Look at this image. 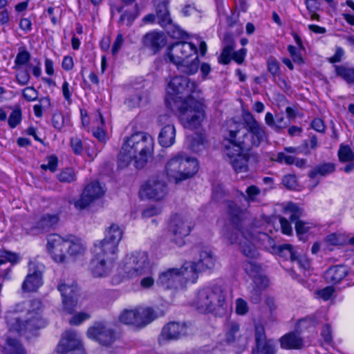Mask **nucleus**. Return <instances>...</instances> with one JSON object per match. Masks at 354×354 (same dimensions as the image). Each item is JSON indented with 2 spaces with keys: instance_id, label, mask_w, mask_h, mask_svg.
I'll return each instance as SVG.
<instances>
[{
  "instance_id": "29",
  "label": "nucleus",
  "mask_w": 354,
  "mask_h": 354,
  "mask_svg": "<svg viewBox=\"0 0 354 354\" xmlns=\"http://www.w3.org/2000/svg\"><path fill=\"white\" fill-rule=\"evenodd\" d=\"M118 243L104 238L98 244H95L94 252L104 257H113L118 250Z\"/></svg>"
},
{
  "instance_id": "40",
  "label": "nucleus",
  "mask_w": 354,
  "mask_h": 354,
  "mask_svg": "<svg viewBox=\"0 0 354 354\" xmlns=\"http://www.w3.org/2000/svg\"><path fill=\"white\" fill-rule=\"evenodd\" d=\"M337 75L341 77L348 84H354V68L345 66H335Z\"/></svg>"
},
{
  "instance_id": "7",
  "label": "nucleus",
  "mask_w": 354,
  "mask_h": 354,
  "mask_svg": "<svg viewBox=\"0 0 354 354\" xmlns=\"http://www.w3.org/2000/svg\"><path fill=\"white\" fill-rule=\"evenodd\" d=\"M167 92L169 95L182 100L183 103L199 98L200 94L197 84L184 76L174 77L169 82Z\"/></svg>"
},
{
  "instance_id": "62",
  "label": "nucleus",
  "mask_w": 354,
  "mask_h": 354,
  "mask_svg": "<svg viewBox=\"0 0 354 354\" xmlns=\"http://www.w3.org/2000/svg\"><path fill=\"white\" fill-rule=\"evenodd\" d=\"M248 311L247 303L239 298L236 301V312L239 315H245Z\"/></svg>"
},
{
  "instance_id": "56",
  "label": "nucleus",
  "mask_w": 354,
  "mask_h": 354,
  "mask_svg": "<svg viewBox=\"0 0 354 354\" xmlns=\"http://www.w3.org/2000/svg\"><path fill=\"white\" fill-rule=\"evenodd\" d=\"M53 127L57 129H61L64 124V118L61 113H55L52 118Z\"/></svg>"
},
{
  "instance_id": "8",
  "label": "nucleus",
  "mask_w": 354,
  "mask_h": 354,
  "mask_svg": "<svg viewBox=\"0 0 354 354\" xmlns=\"http://www.w3.org/2000/svg\"><path fill=\"white\" fill-rule=\"evenodd\" d=\"M156 317L155 311L151 308L136 307L123 310L119 315V321L136 328H142L152 322Z\"/></svg>"
},
{
  "instance_id": "24",
  "label": "nucleus",
  "mask_w": 354,
  "mask_h": 354,
  "mask_svg": "<svg viewBox=\"0 0 354 354\" xmlns=\"http://www.w3.org/2000/svg\"><path fill=\"white\" fill-rule=\"evenodd\" d=\"M187 267L183 264L180 268H173L162 272L159 274L158 284L167 289L176 288L180 277L189 272Z\"/></svg>"
},
{
  "instance_id": "60",
  "label": "nucleus",
  "mask_w": 354,
  "mask_h": 354,
  "mask_svg": "<svg viewBox=\"0 0 354 354\" xmlns=\"http://www.w3.org/2000/svg\"><path fill=\"white\" fill-rule=\"evenodd\" d=\"M158 18L159 19V24L161 26H166L167 25L171 24V18L169 11L165 12H157Z\"/></svg>"
},
{
  "instance_id": "52",
  "label": "nucleus",
  "mask_w": 354,
  "mask_h": 354,
  "mask_svg": "<svg viewBox=\"0 0 354 354\" xmlns=\"http://www.w3.org/2000/svg\"><path fill=\"white\" fill-rule=\"evenodd\" d=\"M268 70L274 76L279 75V64L274 58H270L268 60Z\"/></svg>"
},
{
  "instance_id": "58",
  "label": "nucleus",
  "mask_w": 354,
  "mask_h": 354,
  "mask_svg": "<svg viewBox=\"0 0 354 354\" xmlns=\"http://www.w3.org/2000/svg\"><path fill=\"white\" fill-rule=\"evenodd\" d=\"M30 76L28 72L26 70L20 71L16 75V79L17 82L22 86L27 84L30 80Z\"/></svg>"
},
{
  "instance_id": "45",
  "label": "nucleus",
  "mask_w": 354,
  "mask_h": 354,
  "mask_svg": "<svg viewBox=\"0 0 354 354\" xmlns=\"http://www.w3.org/2000/svg\"><path fill=\"white\" fill-rule=\"evenodd\" d=\"M57 178L62 183H70L75 180V175L72 169L66 168L57 175Z\"/></svg>"
},
{
  "instance_id": "55",
  "label": "nucleus",
  "mask_w": 354,
  "mask_h": 354,
  "mask_svg": "<svg viewBox=\"0 0 354 354\" xmlns=\"http://www.w3.org/2000/svg\"><path fill=\"white\" fill-rule=\"evenodd\" d=\"M0 257L4 259L3 260V263L7 261L12 263H15L19 260V257L15 253L7 250H0Z\"/></svg>"
},
{
  "instance_id": "47",
  "label": "nucleus",
  "mask_w": 354,
  "mask_h": 354,
  "mask_svg": "<svg viewBox=\"0 0 354 354\" xmlns=\"http://www.w3.org/2000/svg\"><path fill=\"white\" fill-rule=\"evenodd\" d=\"M47 161L46 164L41 165V168L44 171L48 169L51 172H55L57 167V158L55 156H50L47 158Z\"/></svg>"
},
{
  "instance_id": "32",
  "label": "nucleus",
  "mask_w": 354,
  "mask_h": 354,
  "mask_svg": "<svg viewBox=\"0 0 354 354\" xmlns=\"http://www.w3.org/2000/svg\"><path fill=\"white\" fill-rule=\"evenodd\" d=\"M176 129L174 124L162 127L159 134V143L164 147L171 146L175 142Z\"/></svg>"
},
{
  "instance_id": "50",
  "label": "nucleus",
  "mask_w": 354,
  "mask_h": 354,
  "mask_svg": "<svg viewBox=\"0 0 354 354\" xmlns=\"http://www.w3.org/2000/svg\"><path fill=\"white\" fill-rule=\"evenodd\" d=\"M295 157L286 154L284 152H279L277 155L275 161L282 163L285 162L288 165H293L295 162Z\"/></svg>"
},
{
  "instance_id": "20",
  "label": "nucleus",
  "mask_w": 354,
  "mask_h": 354,
  "mask_svg": "<svg viewBox=\"0 0 354 354\" xmlns=\"http://www.w3.org/2000/svg\"><path fill=\"white\" fill-rule=\"evenodd\" d=\"M243 120L247 126L248 133L251 136L250 146H259L266 138L265 128L260 125L250 112H244Z\"/></svg>"
},
{
  "instance_id": "36",
  "label": "nucleus",
  "mask_w": 354,
  "mask_h": 354,
  "mask_svg": "<svg viewBox=\"0 0 354 354\" xmlns=\"http://www.w3.org/2000/svg\"><path fill=\"white\" fill-rule=\"evenodd\" d=\"M224 41L225 43V46L220 55L219 62L223 64H227L230 62L231 56L232 57V51L234 50L235 43L231 35H225L224 37Z\"/></svg>"
},
{
  "instance_id": "59",
  "label": "nucleus",
  "mask_w": 354,
  "mask_h": 354,
  "mask_svg": "<svg viewBox=\"0 0 354 354\" xmlns=\"http://www.w3.org/2000/svg\"><path fill=\"white\" fill-rule=\"evenodd\" d=\"M30 53L26 50H24L17 54L15 59V63L17 65H24L30 60Z\"/></svg>"
},
{
  "instance_id": "9",
  "label": "nucleus",
  "mask_w": 354,
  "mask_h": 354,
  "mask_svg": "<svg viewBox=\"0 0 354 354\" xmlns=\"http://www.w3.org/2000/svg\"><path fill=\"white\" fill-rule=\"evenodd\" d=\"M225 239L232 244L237 243L239 245L240 251L244 256L250 259H255L258 257L257 238L248 228L239 229L234 236L227 233L225 234Z\"/></svg>"
},
{
  "instance_id": "5",
  "label": "nucleus",
  "mask_w": 354,
  "mask_h": 354,
  "mask_svg": "<svg viewBox=\"0 0 354 354\" xmlns=\"http://www.w3.org/2000/svg\"><path fill=\"white\" fill-rule=\"evenodd\" d=\"M225 297L221 287L205 288L198 291L193 304L201 313L218 312L223 309Z\"/></svg>"
},
{
  "instance_id": "4",
  "label": "nucleus",
  "mask_w": 354,
  "mask_h": 354,
  "mask_svg": "<svg viewBox=\"0 0 354 354\" xmlns=\"http://www.w3.org/2000/svg\"><path fill=\"white\" fill-rule=\"evenodd\" d=\"M119 273L126 278H135L151 274L152 267L146 252H134L127 254L118 268Z\"/></svg>"
},
{
  "instance_id": "39",
  "label": "nucleus",
  "mask_w": 354,
  "mask_h": 354,
  "mask_svg": "<svg viewBox=\"0 0 354 354\" xmlns=\"http://www.w3.org/2000/svg\"><path fill=\"white\" fill-rule=\"evenodd\" d=\"M335 169V165L332 162L324 163L314 167L309 172L308 176L315 178L317 175L325 176L333 173Z\"/></svg>"
},
{
  "instance_id": "19",
  "label": "nucleus",
  "mask_w": 354,
  "mask_h": 354,
  "mask_svg": "<svg viewBox=\"0 0 354 354\" xmlns=\"http://www.w3.org/2000/svg\"><path fill=\"white\" fill-rule=\"evenodd\" d=\"M114 258L104 257L95 253L94 258L90 262L89 269L94 277H106L113 270Z\"/></svg>"
},
{
  "instance_id": "27",
  "label": "nucleus",
  "mask_w": 354,
  "mask_h": 354,
  "mask_svg": "<svg viewBox=\"0 0 354 354\" xmlns=\"http://www.w3.org/2000/svg\"><path fill=\"white\" fill-rule=\"evenodd\" d=\"M67 245V253L74 257L83 255L86 250V244L82 239L75 235H68L65 238Z\"/></svg>"
},
{
  "instance_id": "26",
  "label": "nucleus",
  "mask_w": 354,
  "mask_h": 354,
  "mask_svg": "<svg viewBox=\"0 0 354 354\" xmlns=\"http://www.w3.org/2000/svg\"><path fill=\"white\" fill-rule=\"evenodd\" d=\"M43 284L42 273L37 268H30L21 285V290L24 292L37 291Z\"/></svg>"
},
{
  "instance_id": "44",
  "label": "nucleus",
  "mask_w": 354,
  "mask_h": 354,
  "mask_svg": "<svg viewBox=\"0 0 354 354\" xmlns=\"http://www.w3.org/2000/svg\"><path fill=\"white\" fill-rule=\"evenodd\" d=\"M239 331V325L235 322L229 324L226 333V341L227 343H232L235 341L237 333Z\"/></svg>"
},
{
  "instance_id": "3",
  "label": "nucleus",
  "mask_w": 354,
  "mask_h": 354,
  "mask_svg": "<svg viewBox=\"0 0 354 354\" xmlns=\"http://www.w3.org/2000/svg\"><path fill=\"white\" fill-rule=\"evenodd\" d=\"M198 170L196 159L183 153L170 158L165 165V172L170 180L176 183L194 176Z\"/></svg>"
},
{
  "instance_id": "28",
  "label": "nucleus",
  "mask_w": 354,
  "mask_h": 354,
  "mask_svg": "<svg viewBox=\"0 0 354 354\" xmlns=\"http://www.w3.org/2000/svg\"><path fill=\"white\" fill-rule=\"evenodd\" d=\"M280 345L283 349H301L304 339L298 332L288 333L280 338Z\"/></svg>"
},
{
  "instance_id": "15",
  "label": "nucleus",
  "mask_w": 354,
  "mask_h": 354,
  "mask_svg": "<svg viewBox=\"0 0 354 354\" xmlns=\"http://www.w3.org/2000/svg\"><path fill=\"white\" fill-rule=\"evenodd\" d=\"M198 259L196 262H186L185 264L189 272L194 274L198 272L212 270L216 263V257L208 248H201L198 253Z\"/></svg>"
},
{
  "instance_id": "53",
  "label": "nucleus",
  "mask_w": 354,
  "mask_h": 354,
  "mask_svg": "<svg viewBox=\"0 0 354 354\" xmlns=\"http://www.w3.org/2000/svg\"><path fill=\"white\" fill-rule=\"evenodd\" d=\"M161 211L162 209L160 207L152 205L145 209L142 213V215L144 218H150L160 214Z\"/></svg>"
},
{
  "instance_id": "54",
  "label": "nucleus",
  "mask_w": 354,
  "mask_h": 354,
  "mask_svg": "<svg viewBox=\"0 0 354 354\" xmlns=\"http://www.w3.org/2000/svg\"><path fill=\"white\" fill-rule=\"evenodd\" d=\"M247 196L245 199L248 202L254 201L256 196L260 194V189L255 185L249 186L246 189Z\"/></svg>"
},
{
  "instance_id": "64",
  "label": "nucleus",
  "mask_w": 354,
  "mask_h": 354,
  "mask_svg": "<svg viewBox=\"0 0 354 354\" xmlns=\"http://www.w3.org/2000/svg\"><path fill=\"white\" fill-rule=\"evenodd\" d=\"M324 242L328 245H338L341 243L338 234L333 233L324 238Z\"/></svg>"
},
{
  "instance_id": "46",
  "label": "nucleus",
  "mask_w": 354,
  "mask_h": 354,
  "mask_svg": "<svg viewBox=\"0 0 354 354\" xmlns=\"http://www.w3.org/2000/svg\"><path fill=\"white\" fill-rule=\"evenodd\" d=\"M21 120V111L19 108L15 109L10 113L8 118V124L11 128H15Z\"/></svg>"
},
{
  "instance_id": "18",
  "label": "nucleus",
  "mask_w": 354,
  "mask_h": 354,
  "mask_svg": "<svg viewBox=\"0 0 354 354\" xmlns=\"http://www.w3.org/2000/svg\"><path fill=\"white\" fill-rule=\"evenodd\" d=\"M255 348L252 354H276L277 345L274 340L267 339L265 328L261 324L255 326Z\"/></svg>"
},
{
  "instance_id": "22",
  "label": "nucleus",
  "mask_w": 354,
  "mask_h": 354,
  "mask_svg": "<svg viewBox=\"0 0 354 354\" xmlns=\"http://www.w3.org/2000/svg\"><path fill=\"white\" fill-rule=\"evenodd\" d=\"M167 194V186L165 181L158 179L148 180L142 185L140 194L147 198L162 200Z\"/></svg>"
},
{
  "instance_id": "48",
  "label": "nucleus",
  "mask_w": 354,
  "mask_h": 354,
  "mask_svg": "<svg viewBox=\"0 0 354 354\" xmlns=\"http://www.w3.org/2000/svg\"><path fill=\"white\" fill-rule=\"evenodd\" d=\"M90 318V315L87 313L81 312L75 314L69 320L71 325H80L84 321Z\"/></svg>"
},
{
  "instance_id": "25",
  "label": "nucleus",
  "mask_w": 354,
  "mask_h": 354,
  "mask_svg": "<svg viewBox=\"0 0 354 354\" xmlns=\"http://www.w3.org/2000/svg\"><path fill=\"white\" fill-rule=\"evenodd\" d=\"M187 334V326L185 323L171 322L162 328L160 337L165 340H175Z\"/></svg>"
},
{
  "instance_id": "23",
  "label": "nucleus",
  "mask_w": 354,
  "mask_h": 354,
  "mask_svg": "<svg viewBox=\"0 0 354 354\" xmlns=\"http://www.w3.org/2000/svg\"><path fill=\"white\" fill-rule=\"evenodd\" d=\"M104 193L103 187L97 182H93L84 188L80 198L75 202V207L79 209H84L93 201L103 196Z\"/></svg>"
},
{
  "instance_id": "21",
  "label": "nucleus",
  "mask_w": 354,
  "mask_h": 354,
  "mask_svg": "<svg viewBox=\"0 0 354 354\" xmlns=\"http://www.w3.org/2000/svg\"><path fill=\"white\" fill-rule=\"evenodd\" d=\"M47 248L55 261L57 263L65 262L67 252L65 239L57 234L50 235L48 238Z\"/></svg>"
},
{
  "instance_id": "63",
  "label": "nucleus",
  "mask_w": 354,
  "mask_h": 354,
  "mask_svg": "<svg viewBox=\"0 0 354 354\" xmlns=\"http://www.w3.org/2000/svg\"><path fill=\"white\" fill-rule=\"evenodd\" d=\"M289 123H290V122L286 121V120L283 115L277 117V119H276L275 123H274V130L277 132H279L283 129L287 127L288 126Z\"/></svg>"
},
{
  "instance_id": "13",
  "label": "nucleus",
  "mask_w": 354,
  "mask_h": 354,
  "mask_svg": "<svg viewBox=\"0 0 354 354\" xmlns=\"http://www.w3.org/2000/svg\"><path fill=\"white\" fill-rule=\"evenodd\" d=\"M62 297L63 310L68 314H72L77 304L78 288L73 282L61 280L57 286Z\"/></svg>"
},
{
  "instance_id": "41",
  "label": "nucleus",
  "mask_w": 354,
  "mask_h": 354,
  "mask_svg": "<svg viewBox=\"0 0 354 354\" xmlns=\"http://www.w3.org/2000/svg\"><path fill=\"white\" fill-rule=\"evenodd\" d=\"M122 231L118 225L112 224L106 231L105 239L119 243L122 237Z\"/></svg>"
},
{
  "instance_id": "49",
  "label": "nucleus",
  "mask_w": 354,
  "mask_h": 354,
  "mask_svg": "<svg viewBox=\"0 0 354 354\" xmlns=\"http://www.w3.org/2000/svg\"><path fill=\"white\" fill-rule=\"evenodd\" d=\"M283 185L288 189H294L297 186V181L295 175L288 174L282 179Z\"/></svg>"
},
{
  "instance_id": "37",
  "label": "nucleus",
  "mask_w": 354,
  "mask_h": 354,
  "mask_svg": "<svg viewBox=\"0 0 354 354\" xmlns=\"http://www.w3.org/2000/svg\"><path fill=\"white\" fill-rule=\"evenodd\" d=\"M272 249L274 252L277 253L280 257L286 259H290L292 261H299L297 252L290 244H282L277 248L272 247Z\"/></svg>"
},
{
  "instance_id": "14",
  "label": "nucleus",
  "mask_w": 354,
  "mask_h": 354,
  "mask_svg": "<svg viewBox=\"0 0 354 354\" xmlns=\"http://www.w3.org/2000/svg\"><path fill=\"white\" fill-rule=\"evenodd\" d=\"M197 55L196 47L189 42H176L171 44L167 52L169 61L174 64H179L192 56Z\"/></svg>"
},
{
  "instance_id": "35",
  "label": "nucleus",
  "mask_w": 354,
  "mask_h": 354,
  "mask_svg": "<svg viewBox=\"0 0 354 354\" xmlns=\"http://www.w3.org/2000/svg\"><path fill=\"white\" fill-rule=\"evenodd\" d=\"M227 213L231 222L236 225V232H238L239 229L245 228L241 223V210L236 203L232 201L227 203Z\"/></svg>"
},
{
  "instance_id": "57",
  "label": "nucleus",
  "mask_w": 354,
  "mask_h": 354,
  "mask_svg": "<svg viewBox=\"0 0 354 354\" xmlns=\"http://www.w3.org/2000/svg\"><path fill=\"white\" fill-rule=\"evenodd\" d=\"M153 2L156 7V13L165 12L166 11H169V0H153Z\"/></svg>"
},
{
  "instance_id": "2",
  "label": "nucleus",
  "mask_w": 354,
  "mask_h": 354,
  "mask_svg": "<svg viewBox=\"0 0 354 354\" xmlns=\"http://www.w3.org/2000/svg\"><path fill=\"white\" fill-rule=\"evenodd\" d=\"M153 151V140L145 132H136L124 138L123 145L118 154V165L125 168L133 162L137 169L143 168Z\"/></svg>"
},
{
  "instance_id": "43",
  "label": "nucleus",
  "mask_w": 354,
  "mask_h": 354,
  "mask_svg": "<svg viewBox=\"0 0 354 354\" xmlns=\"http://www.w3.org/2000/svg\"><path fill=\"white\" fill-rule=\"evenodd\" d=\"M286 211L290 213L289 218L292 222L296 223L303 214V210L292 203L288 204Z\"/></svg>"
},
{
  "instance_id": "38",
  "label": "nucleus",
  "mask_w": 354,
  "mask_h": 354,
  "mask_svg": "<svg viewBox=\"0 0 354 354\" xmlns=\"http://www.w3.org/2000/svg\"><path fill=\"white\" fill-rule=\"evenodd\" d=\"M59 221V216L56 214H44L37 222V227L44 231L53 228Z\"/></svg>"
},
{
  "instance_id": "51",
  "label": "nucleus",
  "mask_w": 354,
  "mask_h": 354,
  "mask_svg": "<svg viewBox=\"0 0 354 354\" xmlns=\"http://www.w3.org/2000/svg\"><path fill=\"white\" fill-rule=\"evenodd\" d=\"M23 97L27 101H34L37 98V91L32 86L26 87L23 90Z\"/></svg>"
},
{
  "instance_id": "12",
  "label": "nucleus",
  "mask_w": 354,
  "mask_h": 354,
  "mask_svg": "<svg viewBox=\"0 0 354 354\" xmlns=\"http://www.w3.org/2000/svg\"><path fill=\"white\" fill-rule=\"evenodd\" d=\"M230 129L225 136V145H231L234 149H245L250 147L248 134L243 124L234 121H231Z\"/></svg>"
},
{
  "instance_id": "33",
  "label": "nucleus",
  "mask_w": 354,
  "mask_h": 354,
  "mask_svg": "<svg viewBox=\"0 0 354 354\" xmlns=\"http://www.w3.org/2000/svg\"><path fill=\"white\" fill-rule=\"evenodd\" d=\"M347 270L344 266H335L326 271L325 277L328 282L337 283L347 275Z\"/></svg>"
},
{
  "instance_id": "16",
  "label": "nucleus",
  "mask_w": 354,
  "mask_h": 354,
  "mask_svg": "<svg viewBox=\"0 0 354 354\" xmlns=\"http://www.w3.org/2000/svg\"><path fill=\"white\" fill-rule=\"evenodd\" d=\"M87 335L106 346L112 344L115 339L113 330L102 322L95 323L90 327L87 330Z\"/></svg>"
},
{
  "instance_id": "34",
  "label": "nucleus",
  "mask_w": 354,
  "mask_h": 354,
  "mask_svg": "<svg viewBox=\"0 0 354 354\" xmlns=\"http://www.w3.org/2000/svg\"><path fill=\"white\" fill-rule=\"evenodd\" d=\"M176 65L180 72L190 75L195 74L198 71L199 60L198 56L196 55L194 58L191 60L187 59L179 64H176Z\"/></svg>"
},
{
  "instance_id": "1",
  "label": "nucleus",
  "mask_w": 354,
  "mask_h": 354,
  "mask_svg": "<svg viewBox=\"0 0 354 354\" xmlns=\"http://www.w3.org/2000/svg\"><path fill=\"white\" fill-rule=\"evenodd\" d=\"M26 310V317L21 319L15 313H9L6 317L8 332L1 354H26V351L14 337L16 333L21 335L26 331H32L43 328L46 321L42 317L43 305L39 299H34L24 304Z\"/></svg>"
},
{
  "instance_id": "30",
  "label": "nucleus",
  "mask_w": 354,
  "mask_h": 354,
  "mask_svg": "<svg viewBox=\"0 0 354 354\" xmlns=\"http://www.w3.org/2000/svg\"><path fill=\"white\" fill-rule=\"evenodd\" d=\"M254 286L250 292V301L254 304H259L261 300V290L268 285V279L266 277L255 276L253 279Z\"/></svg>"
},
{
  "instance_id": "6",
  "label": "nucleus",
  "mask_w": 354,
  "mask_h": 354,
  "mask_svg": "<svg viewBox=\"0 0 354 354\" xmlns=\"http://www.w3.org/2000/svg\"><path fill=\"white\" fill-rule=\"evenodd\" d=\"M180 110V120L186 129L198 128L205 119V105L199 98L183 103Z\"/></svg>"
},
{
  "instance_id": "31",
  "label": "nucleus",
  "mask_w": 354,
  "mask_h": 354,
  "mask_svg": "<svg viewBox=\"0 0 354 354\" xmlns=\"http://www.w3.org/2000/svg\"><path fill=\"white\" fill-rule=\"evenodd\" d=\"M143 44L156 51L165 45V36L163 34L157 32L147 33L143 37Z\"/></svg>"
},
{
  "instance_id": "17",
  "label": "nucleus",
  "mask_w": 354,
  "mask_h": 354,
  "mask_svg": "<svg viewBox=\"0 0 354 354\" xmlns=\"http://www.w3.org/2000/svg\"><path fill=\"white\" fill-rule=\"evenodd\" d=\"M57 351L59 353L72 351L73 354H85L79 336L73 330L66 331L63 334Z\"/></svg>"
},
{
  "instance_id": "11",
  "label": "nucleus",
  "mask_w": 354,
  "mask_h": 354,
  "mask_svg": "<svg viewBox=\"0 0 354 354\" xmlns=\"http://www.w3.org/2000/svg\"><path fill=\"white\" fill-rule=\"evenodd\" d=\"M226 160L236 174L247 173L249 171V160L252 156L245 149H234L231 145L224 146Z\"/></svg>"
},
{
  "instance_id": "61",
  "label": "nucleus",
  "mask_w": 354,
  "mask_h": 354,
  "mask_svg": "<svg viewBox=\"0 0 354 354\" xmlns=\"http://www.w3.org/2000/svg\"><path fill=\"white\" fill-rule=\"evenodd\" d=\"M158 18L159 19V24L161 26H166L167 25L171 24V18L169 11L165 12H157Z\"/></svg>"
},
{
  "instance_id": "42",
  "label": "nucleus",
  "mask_w": 354,
  "mask_h": 354,
  "mask_svg": "<svg viewBox=\"0 0 354 354\" xmlns=\"http://www.w3.org/2000/svg\"><path fill=\"white\" fill-rule=\"evenodd\" d=\"M338 156L342 162H349L354 160V153L348 146L341 145Z\"/></svg>"
},
{
  "instance_id": "10",
  "label": "nucleus",
  "mask_w": 354,
  "mask_h": 354,
  "mask_svg": "<svg viewBox=\"0 0 354 354\" xmlns=\"http://www.w3.org/2000/svg\"><path fill=\"white\" fill-rule=\"evenodd\" d=\"M194 225L192 219L183 214H176L171 220L169 230L173 235L172 241L179 247L185 244V237L188 236Z\"/></svg>"
}]
</instances>
